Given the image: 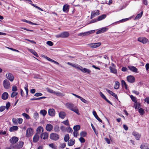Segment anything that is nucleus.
<instances>
[{
    "label": "nucleus",
    "mask_w": 149,
    "mask_h": 149,
    "mask_svg": "<svg viewBox=\"0 0 149 149\" xmlns=\"http://www.w3.org/2000/svg\"><path fill=\"white\" fill-rule=\"evenodd\" d=\"M69 139V136L68 134L65 135L64 137V140L65 142H67Z\"/></svg>",
    "instance_id": "nucleus-42"
},
{
    "label": "nucleus",
    "mask_w": 149,
    "mask_h": 149,
    "mask_svg": "<svg viewBox=\"0 0 149 149\" xmlns=\"http://www.w3.org/2000/svg\"><path fill=\"white\" fill-rule=\"evenodd\" d=\"M59 126L57 125H55L54 128V130L56 132H58L59 131Z\"/></svg>",
    "instance_id": "nucleus-43"
},
{
    "label": "nucleus",
    "mask_w": 149,
    "mask_h": 149,
    "mask_svg": "<svg viewBox=\"0 0 149 149\" xmlns=\"http://www.w3.org/2000/svg\"><path fill=\"white\" fill-rule=\"evenodd\" d=\"M38 113L37 112H36L34 113V117L36 119H37L38 118Z\"/></svg>",
    "instance_id": "nucleus-58"
},
{
    "label": "nucleus",
    "mask_w": 149,
    "mask_h": 149,
    "mask_svg": "<svg viewBox=\"0 0 149 149\" xmlns=\"http://www.w3.org/2000/svg\"><path fill=\"white\" fill-rule=\"evenodd\" d=\"M74 131H78L80 129V126L79 125H76L74 126L73 127Z\"/></svg>",
    "instance_id": "nucleus-41"
},
{
    "label": "nucleus",
    "mask_w": 149,
    "mask_h": 149,
    "mask_svg": "<svg viewBox=\"0 0 149 149\" xmlns=\"http://www.w3.org/2000/svg\"><path fill=\"white\" fill-rule=\"evenodd\" d=\"M132 135L134 136L136 139L138 140L140 139L141 137V134H139L137 132L133 131L132 133Z\"/></svg>",
    "instance_id": "nucleus-8"
},
{
    "label": "nucleus",
    "mask_w": 149,
    "mask_h": 149,
    "mask_svg": "<svg viewBox=\"0 0 149 149\" xmlns=\"http://www.w3.org/2000/svg\"><path fill=\"white\" fill-rule=\"evenodd\" d=\"M127 80L128 82L130 83H133L134 82L135 79L134 77L131 75L128 76L127 78Z\"/></svg>",
    "instance_id": "nucleus-12"
},
{
    "label": "nucleus",
    "mask_w": 149,
    "mask_h": 149,
    "mask_svg": "<svg viewBox=\"0 0 149 149\" xmlns=\"http://www.w3.org/2000/svg\"><path fill=\"white\" fill-rule=\"evenodd\" d=\"M71 111H72L77 113L78 115H79L80 113L79 112L78 109L76 106Z\"/></svg>",
    "instance_id": "nucleus-33"
},
{
    "label": "nucleus",
    "mask_w": 149,
    "mask_h": 149,
    "mask_svg": "<svg viewBox=\"0 0 149 149\" xmlns=\"http://www.w3.org/2000/svg\"><path fill=\"white\" fill-rule=\"evenodd\" d=\"M142 15L143 11H142L140 13L138 14L135 17L134 19L137 20L140 18L142 17Z\"/></svg>",
    "instance_id": "nucleus-37"
},
{
    "label": "nucleus",
    "mask_w": 149,
    "mask_h": 149,
    "mask_svg": "<svg viewBox=\"0 0 149 149\" xmlns=\"http://www.w3.org/2000/svg\"><path fill=\"white\" fill-rule=\"evenodd\" d=\"M6 109L5 106H1L0 107V112H2Z\"/></svg>",
    "instance_id": "nucleus-56"
},
{
    "label": "nucleus",
    "mask_w": 149,
    "mask_h": 149,
    "mask_svg": "<svg viewBox=\"0 0 149 149\" xmlns=\"http://www.w3.org/2000/svg\"><path fill=\"white\" fill-rule=\"evenodd\" d=\"M42 57L45 58L46 59H47V60H48L49 61H51L52 62H53V61H54V60L51 59L50 58H49L48 57L44 55H42Z\"/></svg>",
    "instance_id": "nucleus-47"
},
{
    "label": "nucleus",
    "mask_w": 149,
    "mask_h": 149,
    "mask_svg": "<svg viewBox=\"0 0 149 149\" xmlns=\"http://www.w3.org/2000/svg\"><path fill=\"white\" fill-rule=\"evenodd\" d=\"M33 134V130L31 128L27 129L26 130V136L27 137H31Z\"/></svg>",
    "instance_id": "nucleus-3"
},
{
    "label": "nucleus",
    "mask_w": 149,
    "mask_h": 149,
    "mask_svg": "<svg viewBox=\"0 0 149 149\" xmlns=\"http://www.w3.org/2000/svg\"><path fill=\"white\" fill-rule=\"evenodd\" d=\"M93 115L94 116L95 118L99 122H102V120L97 115L95 111H93Z\"/></svg>",
    "instance_id": "nucleus-24"
},
{
    "label": "nucleus",
    "mask_w": 149,
    "mask_h": 149,
    "mask_svg": "<svg viewBox=\"0 0 149 149\" xmlns=\"http://www.w3.org/2000/svg\"><path fill=\"white\" fill-rule=\"evenodd\" d=\"M119 83L118 81H116L114 88L115 89H118L119 87Z\"/></svg>",
    "instance_id": "nucleus-39"
},
{
    "label": "nucleus",
    "mask_w": 149,
    "mask_h": 149,
    "mask_svg": "<svg viewBox=\"0 0 149 149\" xmlns=\"http://www.w3.org/2000/svg\"><path fill=\"white\" fill-rule=\"evenodd\" d=\"M81 71L83 72L86 73L88 74H90L91 72V71L89 69L86 68H83L82 67Z\"/></svg>",
    "instance_id": "nucleus-27"
},
{
    "label": "nucleus",
    "mask_w": 149,
    "mask_h": 149,
    "mask_svg": "<svg viewBox=\"0 0 149 149\" xmlns=\"http://www.w3.org/2000/svg\"><path fill=\"white\" fill-rule=\"evenodd\" d=\"M135 104L134 105L135 108L136 109H139V107L140 104L139 103H137L136 102L135 103Z\"/></svg>",
    "instance_id": "nucleus-59"
},
{
    "label": "nucleus",
    "mask_w": 149,
    "mask_h": 149,
    "mask_svg": "<svg viewBox=\"0 0 149 149\" xmlns=\"http://www.w3.org/2000/svg\"><path fill=\"white\" fill-rule=\"evenodd\" d=\"M149 145L147 143L143 144L141 145L140 148L141 149H147Z\"/></svg>",
    "instance_id": "nucleus-26"
},
{
    "label": "nucleus",
    "mask_w": 149,
    "mask_h": 149,
    "mask_svg": "<svg viewBox=\"0 0 149 149\" xmlns=\"http://www.w3.org/2000/svg\"><path fill=\"white\" fill-rule=\"evenodd\" d=\"M100 96L104 100L106 98L104 94L102 92H100L99 93Z\"/></svg>",
    "instance_id": "nucleus-60"
},
{
    "label": "nucleus",
    "mask_w": 149,
    "mask_h": 149,
    "mask_svg": "<svg viewBox=\"0 0 149 149\" xmlns=\"http://www.w3.org/2000/svg\"><path fill=\"white\" fill-rule=\"evenodd\" d=\"M12 121L15 125L17 124L18 122L17 120L15 118H13L12 119Z\"/></svg>",
    "instance_id": "nucleus-50"
},
{
    "label": "nucleus",
    "mask_w": 149,
    "mask_h": 149,
    "mask_svg": "<svg viewBox=\"0 0 149 149\" xmlns=\"http://www.w3.org/2000/svg\"><path fill=\"white\" fill-rule=\"evenodd\" d=\"M79 99L84 103L86 104L88 102L87 101L82 97H80Z\"/></svg>",
    "instance_id": "nucleus-53"
},
{
    "label": "nucleus",
    "mask_w": 149,
    "mask_h": 149,
    "mask_svg": "<svg viewBox=\"0 0 149 149\" xmlns=\"http://www.w3.org/2000/svg\"><path fill=\"white\" fill-rule=\"evenodd\" d=\"M40 138L43 139H47L48 137V134L47 132L42 133L40 136Z\"/></svg>",
    "instance_id": "nucleus-16"
},
{
    "label": "nucleus",
    "mask_w": 149,
    "mask_h": 149,
    "mask_svg": "<svg viewBox=\"0 0 149 149\" xmlns=\"http://www.w3.org/2000/svg\"><path fill=\"white\" fill-rule=\"evenodd\" d=\"M59 116L61 118L63 119L66 116V113L63 111H61L59 113Z\"/></svg>",
    "instance_id": "nucleus-25"
},
{
    "label": "nucleus",
    "mask_w": 149,
    "mask_h": 149,
    "mask_svg": "<svg viewBox=\"0 0 149 149\" xmlns=\"http://www.w3.org/2000/svg\"><path fill=\"white\" fill-rule=\"evenodd\" d=\"M55 111L53 109H50L48 110V113L50 116H54L55 115Z\"/></svg>",
    "instance_id": "nucleus-15"
},
{
    "label": "nucleus",
    "mask_w": 149,
    "mask_h": 149,
    "mask_svg": "<svg viewBox=\"0 0 149 149\" xmlns=\"http://www.w3.org/2000/svg\"><path fill=\"white\" fill-rule=\"evenodd\" d=\"M122 86L123 87L124 86L126 90L127 89V85L125 82L123 80H122L121 81Z\"/></svg>",
    "instance_id": "nucleus-35"
},
{
    "label": "nucleus",
    "mask_w": 149,
    "mask_h": 149,
    "mask_svg": "<svg viewBox=\"0 0 149 149\" xmlns=\"http://www.w3.org/2000/svg\"><path fill=\"white\" fill-rule=\"evenodd\" d=\"M8 94L7 92H5L3 93L1 96L2 98L4 100H6L8 98Z\"/></svg>",
    "instance_id": "nucleus-21"
},
{
    "label": "nucleus",
    "mask_w": 149,
    "mask_h": 149,
    "mask_svg": "<svg viewBox=\"0 0 149 149\" xmlns=\"http://www.w3.org/2000/svg\"><path fill=\"white\" fill-rule=\"evenodd\" d=\"M128 68L131 71L136 73L137 72L138 69L135 67L130 66H128Z\"/></svg>",
    "instance_id": "nucleus-19"
},
{
    "label": "nucleus",
    "mask_w": 149,
    "mask_h": 149,
    "mask_svg": "<svg viewBox=\"0 0 149 149\" xmlns=\"http://www.w3.org/2000/svg\"><path fill=\"white\" fill-rule=\"evenodd\" d=\"M106 17V15L105 14H103L99 16L97 19V20L98 21L101 20L103 19H104Z\"/></svg>",
    "instance_id": "nucleus-31"
},
{
    "label": "nucleus",
    "mask_w": 149,
    "mask_h": 149,
    "mask_svg": "<svg viewBox=\"0 0 149 149\" xmlns=\"http://www.w3.org/2000/svg\"><path fill=\"white\" fill-rule=\"evenodd\" d=\"M18 141V138L16 136H13L9 140V141L12 145L16 143Z\"/></svg>",
    "instance_id": "nucleus-6"
},
{
    "label": "nucleus",
    "mask_w": 149,
    "mask_h": 149,
    "mask_svg": "<svg viewBox=\"0 0 149 149\" xmlns=\"http://www.w3.org/2000/svg\"><path fill=\"white\" fill-rule=\"evenodd\" d=\"M101 44V43L100 42L94 43H91L88 45L89 47L92 48H95L100 46Z\"/></svg>",
    "instance_id": "nucleus-7"
},
{
    "label": "nucleus",
    "mask_w": 149,
    "mask_h": 149,
    "mask_svg": "<svg viewBox=\"0 0 149 149\" xmlns=\"http://www.w3.org/2000/svg\"><path fill=\"white\" fill-rule=\"evenodd\" d=\"M22 115L25 117L27 119H29L30 118L29 116L25 113H23L22 114Z\"/></svg>",
    "instance_id": "nucleus-48"
},
{
    "label": "nucleus",
    "mask_w": 149,
    "mask_h": 149,
    "mask_svg": "<svg viewBox=\"0 0 149 149\" xmlns=\"http://www.w3.org/2000/svg\"><path fill=\"white\" fill-rule=\"evenodd\" d=\"M24 144V142L22 141H19L14 146H13V148L20 149L23 146Z\"/></svg>",
    "instance_id": "nucleus-9"
},
{
    "label": "nucleus",
    "mask_w": 149,
    "mask_h": 149,
    "mask_svg": "<svg viewBox=\"0 0 149 149\" xmlns=\"http://www.w3.org/2000/svg\"><path fill=\"white\" fill-rule=\"evenodd\" d=\"M18 128L17 126H13L11 127L9 130V131L10 132H13L14 131H16L17 130Z\"/></svg>",
    "instance_id": "nucleus-28"
},
{
    "label": "nucleus",
    "mask_w": 149,
    "mask_h": 149,
    "mask_svg": "<svg viewBox=\"0 0 149 149\" xmlns=\"http://www.w3.org/2000/svg\"><path fill=\"white\" fill-rule=\"evenodd\" d=\"M46 44L49 46H52L53 45V43L51 41H48L46 42Z\"/></svg>",
    "instance_id": "nucleus-54"
},
{
    "label": "nucleus",
    "mask_w": 149,
    "mask_h": 149,
    "mask_svg": "<svg viewBox=\"0 0 149 149\" xmlns=\"http://www.w3.org/2000/svg\"><path fill=\"white\" fill-rule=\"evenodd\" d=\"M46 97H42L38 98H32L30 99V100L31 101L36 100H39L42 99L46 98Z\"/></svg>",
    "instance_id": "nucleus-40"
},
{
    "label": "nucleus",
    "mask_w": 149,
    "mask_h": 149,
    "mask_svg": "<svg viewBox=\"0 0 149 149\" xmlns=\"http://www.w3.org/2000/svg\"><path fill=\"white\" fill-rule=\"evenodd\" d=\"M47 113V111L44 109L40 111V114L43 116H45L46 114Z\"/></svg>",
    "instance_id": "nucleus-36"
},
{
    "label": "nucleus",
    "mask_w": 149,
    "mask_h": 149,
    "mask_svg": "<svg viewBox=\"0 0 149 149\" xmlns=\"http://www.w3.org/2000/svg\"><path fill=\"white\" fill-rule=\"evenodd\" d=\"M69 33L66 31L63 32L61 34L57 35L56 36V37L57 38H65L68 37L69 36Z\"/></svg>",
    "instance_id": "nucleus-1"
},
{
    "label": "nucleus",
    "mask_w": 149,
    "mask_h": 149,
    "mask_svg": "<svg viewBox=\"0 0 149 149\" xmlns=\"http://www.w3.org/2000/svg\"><path fill=\"white\" fill-rule=\"evenodd\" d=\"M130 97L133 101L135 103L136 102L137 100L136 99V98L134 97L132 95H131L130 96Z\"/></svg>",
    "instance_id": "nucleus-49"
},
{
    "label": "nucleus",
    "mask_w": 149,
    "mask_h": 149,
    "mask_svg": "<svg viewBox=\"0 0 149 149\" xmlns=\"http://www.w3.org/2000/svg\"><path fill=\"white\" fill-rule=\"evenodd\" d=\"M53 126L50 124H47L46 126V130L48 132L51 131L53 129Z\"/></svg>",
    "instance_id": "nucleus-17"
},
{
    "label": "nucleus",
    "mask_w": 149,
    "mask_h": 149,
    "mask_svg": "<svg viewBox=\"0 0 149 149\" xmlns=\"http://www.w3.org/2000/svg\"><path fill=\"white\" fill-rule=\"evenodd\" d=\"M6 78L10 81H13L14 79L13 75L11 73H8L6 75Z\"/></svg>",
    "instance_id": "nucleus-5"
},
{
    "label": "nucleus",
    "mask_w": 149,
    "mask_h": 149,
    "mask_svg": "<svg viewBox=\"0 0 149 149\" xmlns=\"http://www.w3.org/2000/svg\"><path fill=\"white\" fill-rule=\"evenodd\" d=\"M108 29L106 27H104L102 28L101 29L98 31L96 32L97 34H99L101 33H102L106 32Z\"/></svg>",
    "instance_id": "nucleus-20"
},
{
    "label": "nucleus",
    "mask_w": 149,
    "mask_h": 149,
    "mask_svg": "<svg viewBox=\"0 0 149 149\" xmlns=\"http://www.w3.org/2000/svg\"><path fill=\"white\" fill-rule=\"evenodd\" d=\"M62 123L68 126L69 125V123L68 120L64 121Z\"/></svg>",
    "instance_id": "nucleus-51"
},
{
    "label": "nucleus",
    "mask_w": 149,
    "mask_h": 149,
    "mask_svg": "<svg viewBox=\"0 0 149 149\" xmlns=\"http://www.w3.org/2000/svg\"><path fill=\"white\" fill-rule=\"evenodd\" d=\"M99 11L98 10L96 11H92L91 13V18L92 19L96 16L99 15Z\"/></svg>",
    "instance_id": "nucleus-14"
},
{
    "label": "nucleus",
    "mask_w": 149,
    "mask_h": 149,
    "mask_svg": "<svg viewBox=\"0 0 149 149\" xmlns=\"http://www.w3.org/2000/svg\"><path fill=\"white\" fill-rule=\"evenodd\" d=\"M65 105L68 109H69L70 110H72L75 106L73 104L69 102L66 103Z\"/></svg>",
    "instance_id": "nucleus-11"
},
{
    "label": "nucleus",
    "mask_w": 149,
    "mask_h": 149,
    "mask_svg": "<svg viewBox=\"0 0 149 149\" xmlns=\"http://www.w3.org/2000/svg\"><path fill=\"white\" fill-rule=\"evenodd\" d=\"M75 140L70 139L68 142V145L69 146H73L75 143Z\"/></svg>",
    "instance_id": "nucleus-32"
},
{
    "label": "nucleus",
    "mask_w": 149,
    "mask_h": 149,
    "mask_svg": "<svg viewBox=\"0 0 149 149\" xmlns=\"http://www.w3.org/2000/svg\"><path fill=\"white\" fill-rule=\"evenodd\" d=\"M139 112L140 113V114L143 115L144 113V111L143 109L142 108H140L138 110Z\"/></svg>",
    "instance_id": "nucleus-45"
},
{
    "label": "nucleus",
    "mask_w": 149,
    "mask_h": 149,
    "mask_svg": "<svg viewBox=\"0 0 149 149\" xmlns=\"http://www.w3.org/2000/svg\"><path fill=\"white\" fill-rule=\"evenodd\" d=\"M142 2L144 5L147 6L148 4V1L147 0H142Z\"/></svg>",
    "instance_id": "nucleus-61"
},
{
    "label": "nucleus",
    "mask_w": 149,
    "mask_h": 149,
    "mask_svg": "<svg viewBox=\"0 0 149 149\" xmlns=\"http://www.w3.org/2000/svg\"><path fill=\"white\" fill-rule=\"evenodd\" d=\"M29 51L31 53H32L34 56L37 57H38V55L36 52L33 49H28Z\"/></svg>",
    "instance_id": "nucleus-34"
},
{
    "label": "nucleus",
    "mask_w": 149,
    "mask_h": 149,
    "mask_svg": "<svg viewBox=\"0 0 149 149\" xmlns=\"http://www.w3.org/2000/svg\"><path fill=\"white\" fill-rule=\"evenodd\" d=\"M138 41L143 44H145L147 43L148 40L145 38L140 37L138 38Z\"/></svg>",
    "instance_id": "nucleus-13"
},
{
    "label": "nucleus",
    "mask_w": 149,
    "mask_h": 149,
    "mask_svg": "<svg viewBox=\"0 0 149 149\" xmlns=\"http://www.w3.org/2000/svg\"><path fill=\"white\" fill-rule=\"evenodd\" d=\"M79 140L81 143H84L85 141V139L82 137H80L79 139Z\"/></svg>",
    "instance_id": "nucleus-55"
},
{
    "label": "nucleus",
    "mask_w": 149,
    "mask_h": 149,
    "mask_svg": "<svg viewBox=\"0 0 149 149\" xmlns=\"http://www.w3.org/2000/svg\"><path fill=\"white\" fill-rule=\"evenodd\" d=\"M86 135V133L85 131H82L80 133V135L81 137H84Z\"/></svg>",
    "instance_id": "nucleus-46"
},
{
    "label": "nucleus",
    "mask_w": 149,
    "mask_h": 149,
    "mask_svg": "<svg viewBox=\"0 0 149 149\" xmlns=\"http://www.w3.org/2000/svg\"><path fill=\"white\" fill-rule=\"evenodd\" d=\"M42 95L41 93H37L35 94L34 96L36 97L40 96Z\"/></svg>",
    "instance_id": "nucleus-63"
},
{
    "label": "nucleus",
    "mask_w": 149,
    "mask_h": 149,
    "mask_svg": "<svg viewBox=\"0 0 149 149\" xmlns=\"http://www.w3.org/2000/svg\"><path fill=\"white\" fill-rule=\"evenodd\" d=\"M46 90L47 92L49 93L54 94V93H55V91H54L48 87L47 88H46Z\"/></svg>",
    "instance_id": "nucleus-44"
},
{
    "label": "nucleus",
    "mask_w": 149,
    "mask_h": 149,
    "mask_svg": "<svg viewBox=\"0 0 149 149\" xmlns=\"http://www.w3.org/2000/svg\"><path fill=\"white\" fill-rule=\"evenodd\" d=\"M67 131L68 132H72V129L70 128L69 127H67Z\"/></svg>",
    "instance_id": "nucleus-57"
},
{
    "label": "nucleus",
    "mask_w": 149,
    "mask_h": 149,
    "mask_svg": "<svg viewBox=\"0 0 149 149\" xmlns=\"http://www.w3.org/2000/svg\"><path fill=\"white\" fill-rule=\"evenodd\" d=\"M59 135L55 133L51 134L50 135V138L52 140L57 141L59 139Z\"/></svg>",
    "instance_id": "nucleus-4"
},
{
    "label": "nucleus",
    "mask_w": 149,
    "mask_h": 149,
    "mask_svg": "<svg viewBox=\"0 0 149 149\" xmlns=\"http://www.w3.org/2000/svg\"><path fill=\"white\" fill-rule=\"evenodd\" d=\"M109 69L110 70V72L114 74H117V70L114 68H112L111 67H109Z\"/></svg>",
    "instance_id": "nucleus-30"
},
{
    "label": "nucleus",
    "mask_w": 149,
    "mask_h": 149,
    "mask_svg": "<svg viewBox=\"0 0 149 149\" xmlns=\"http://www.w3.org/2000/svg\"><path fill=\"white\" fill-rule=\"evenodd\" d=\"M18 94V93L16 92H13L11 94V97H13L15 96H16Z\"/></svg>",
    "instance_id": "nucleus-52"
},
{
    "label": "nucleus",
    "mask_w": 149,
    "mask_h": 149,
    "mask_svg": "<svg viewBox=\"0 0 149 149\" xmlns=\"http://www.w3.org/2000/svg\"><path fill=\"white\" fill-rule=\"evenodd\" d=\"M41 131L42 132H43V127L41 126L38 127L36 130L37 133L36 134H40L41 133Z\"/></svg>",
    "instance_id": "nucleus-23"
},
{
    "label": "nucleus",
    "mask_w": 149,
    "mask_h": 149,
    "mask_svg": "<svg viewBox=\"0 0 149 149\" xmlns=\"http://www.w3.org/2000/svg\"><path fill=\"white\" fill-rule=\"evenodd\" d=\"M112 96H113L114 97H115L116 99L117 100H118V97L116 95L115 93H113L112 91H110V90L107 89V88L105 89Z\"/></svg>",
    "instance_id": "nucleus-18"
},
{
    "label": "nucleus",
    "mask_w": 149,
    "mask_h": 149,
    "mask_svg": "<svg viewBox=\"0 0 149 149\" xmlns=\"http://www.w3.org/2000/svg\"><path fill=\"white\" fill-rule=\"evenodd\" d=\"M95 31L94 30H91L85 32L79 33L78 34V36H84L93 33Z\"/></svg>",
    "instance_id": "nucleus-10"
},
{
    "label": "nucleus",
    "mask_w": 149,
    "mask_h": 149,
    "mask_svg": "<svg viewBox=\"0 0 149 149\" xmlns=\"http://www.w3.org/2000/svg\"><path fill=\"white\" fill-rule=\"evenodd\" d=\"M39 136L37 134H35L33 138V141L34 143H36L39 140Z\"/></svg>",
    "instance_id": "nucleus-22"
},
{
    "label": "nucleus",
    "mask_w": 149,
    "mask_h": 149,
    "mask_svg": "<svg viewBox=\"0 0 149 149\" xmlns=\"http://www.w3.org/2000/svg\"><path fill=\"white\" fill-rule=\"evenodd\" d=\"M54 94H55L56 96H64V94L59 92L55 91V93H54Z\"/></svg>",
    "instance_id": "nucleus-38"
},
{
    "label": "nucleus",
    "mask_w": 149,
    "mask_h": 149,
    "mask_svg": "<svg viewBox=\"0 0 149 149\" xmlns=\"http://www.w3.org/2000/svg\"><path fill=\"white\" fill-rule=\"evenodd\" d=\"M10 106V104L9 102H8L6 104V109L7 110H8Z\"/></svg>",
    "instance_id": "nucleus-62"
},
{
    "label": "nucleus",
    "mask_w": 149,
    "mask_h": 149,
    "mask_svg": "<svg viewBox=\"0 0 149 149\" xmlns=\"http://www.w3.org/2000/svg\"><path fill=\"white\" fill-rule=\"evenodd\" d=\"M144 101L147 104H149V97H146L144 100Z\"/></svg>",
    "instance_id": "nucleus-64"
},
{
    "label": "nucleus",
    "mask_w": 149,
    "mask_h": 149,
    "mask_svg": "<svg viewBox=\"0 0 149 149\" xmlns=\"http://www.w3.org/2000/svg\"><path fill=\"white\" fill-rule=\"evenodd\" d=\"M63 10L64 12L68 11L69 10V5L68 4L64 5L63 6Z\"/></svg>",
    "instance_id": "nucleus-29"
},
{
    "label": "nucleus",
    "mask_w": 149,
    "mask_h": 149,
    "mask_svg": "<svg viewBox=\"0 0 149 149\" xmlns=\"http://www.w3.org/2000/svg\"><path fill=\"white\" fill-rule=\"evenodd\" d=\"M3 85L4 88L6 89H8L10 87V84L9 81L7 79H5L3 81Z\"/></svg>",
    "instance_id": "nucleus-2"
}]
</instances>
